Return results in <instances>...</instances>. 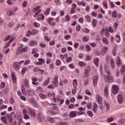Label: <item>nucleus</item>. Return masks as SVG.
Here are the masks:
<instances>
[{"label": "nucleus", "instance_id": "nucleus-1", "mask_svg": "<svg viewBox=\"0 0 125 125\" xmlns=\"http://www.w3.org/2000/svg\"><path fill=\"white\" fill-rule=\"evenodd\" d=\"M16 119V114L14 113V112H12L10 115H7L6 116H4L1 118V121L5 124V125H7V120L8 122L11 124L13 122V120Z\"/></svg>", "mask_w": 125, "mask_h": 125}, {"label": "nucleus", "instance_id": "nucleus-2", "mask_svg": "<svg viewBox=\"0 0 125 125\" xmlns=\"http://www.w3.org/2000/svg\"><path fill=\"white\" fill-rule=\"evenodd\" d=\"M27 51H28V47H24L23 44H21L17 49V55H20L21 53L27 52Z\"/></svg>", "mask_w": 125, "mask_h": 125}, {"label": "nucleus", "instance_id": "nucleus-3", "mask_svg": "<svg viewBox=\"0 0 125 125\" xmlns=\"http://www.w3.org/2000/svg\"><path fill=\"white\" fill-rule=\"evenodd\" d=\"M105 73L107 75L104 76V81L106 83H113L114 80H113V77L111 75V72L109 71L105 70Z\"/></svg>", "mask_w": 125, "mask_h": 125}, {"label": "nucleus", "instance_id": "nucleus-4", "mask_svg": "<svg viewBox=\"0 0 125 125\" xmlns=\"http://www.w3.org/2000/svg\"><path fill=\"white\" fill-rule=\"evenodd\" d=\"M33 12H34V17H38L39 14L42 12L41 10V5H38L33 9Z\"/></svg>", "mask_w": 125, "mask_h": 125}, {"label": "nucleus", "instance_id": "nucleus-5", "mask_svg": "<svg viewBox=\"0 0 125 125\" xmlns=\"http://www.w3.org/2000/svg\"><path fill=\"white\" fill-rule=\"evenodd\" d=\"M30 102L31 104H32V105L34 106V107H35V108H38L39 107L38 102H37L36 99H35V98H31L30 100Z\"/></svg>", "mask_w": 125, "mask_h": 125}, {"label": "nucleus", "instance_id": "nucleus-6", "mask_svg": "<svg viewBox=\"0 0 125 125\" xmlns=\"http://www.w3.org/2000/svg\"><path fill=\"white\" fill-rule=\"evenodd\" d=\"M111 91L113 94H117L119 92V86L116 85H113L112 87Z\"/></svg>", "mask_w": 125, "mask_h": 125}, {"label": "nucleus", "instance_id": "nucleus-7", "mask_svg": "<svg viewBox=\"0 0 125 125\" xmlns=\"http://www.w3.org/2000/svg\"><path fill=\"white\" fill-rule=\"evenodd\" d=\"M28 111L31 116H32L33 118H36V117H37V113H36V112H35V110H34L33 109L29 107L28 108Z\"/></svg>", "mask_w": 125, "mask_h": 125}, {"label": "nucleus", "instance_id": "nucleus-8", "mask_svg": "<svg viewBox=\"0 0 125 125\" xmlns=\"http://www.w3.org/2000/svg\"><path fill=\"white\" fill-rule=\"evenodd\" d=\"M13 67L16 71H18L21 69V66L19 65L18 62H14L13 64Z\"/></svg>", "mask_w": 125, "mask_h": 125}, {"label": "nucleus", "instance_id": "nucleus-9", "mask_svg": "<svg viewBox=\"0 0 125 125\" xmlns=\"http://www.w3.org/2000/svg\"><path fill=\"white\" fill-rule=\"evenodd\" d=\"M54 21V20L51 18H49L47 19V22L49 25H50L51 26H55L56 23Z\"/></svg>", "mask_w": 125, "mask_h": 125}, {"label": "nucleus", "instance_id": "nucleus-10", "mask_svg": "<svg viewBox=\"0 0 125 125\" xmlns=\"http://www.w3.org/2000/svg\"><path fill=\"white\" fill-rule=\"evenodd\" d=\"M37 118H38V121H39V122H41V123L43 122V121H44V117L42 116V113H39L38 114Z\"/></svg>", "mask_w": 125, "mask_h": 125}, {"label": "nucleus", "instance_id": "nucleus-11", "mask_svg": "<svg viewBox=\"0 0 125 125\" xmlns=\"http://www.w3.org/2000/svg\"><path fill=\"white\" fill-rule=\"evenodd\" d=\"M52 83H54V86H58V76H55L54 77Z\"/></svg>", "mask_w": 125, "mask_h": 125}, {"label": "nucleus", "instance_id": "nucleus-12", "mask_svg": "<svg viewBox=\"0 0 125 125\" xmlns=\"http://www.w3.org/2000/svg\"><path fill=\"white\" fill-rule=\"evenodd\" d=\"M104 93L105 97H109V88L107 86H105L104 90Z\"/></svg>", "mask_w": 125, "mask_h": 125}, {"label": "nucleus", "instance_id": "nucleus-13", "mask_svg": "<svg viewBox=\"0 0 125 125\" xmlns=\"http://www.w3.org/2000/svg\"><path fill=\"white\" fill-rule=\"evenodd\" d=\"M47 96H48L50 98L53 97L54 102H57V100L56 99V98L54 97L55 96V93L49 92L47 94Z\"/></svg>", "mask_w": 125, "mask_h": 125}, {"label": "nucleus", "instance_id": "nucleus-14", "mask_svg": "<svg viewBox=\"0 0 125 125\" xmlns=\"http://www.w3.org/2000/svg\"><path fill=\"white\" fill-rule=\"evenodd\" d=\"M92 80L94 86H96L97 85V82H98V76H94Z\"/></svg>", "mask_w": 125, "mask_h": 125}, {"label": "nucleus", "instance_id": "nucleus-15", "mask_svg": "<svg viewBox=\"0 0 125 125\" xmlns=\"http://www.w3.org/2000/svg\"><path fill=\"white\" fill-rule=\"evenodd\" d=\"M22 114L23 115V118L25 120H30V116L27 114V110H23Z\"/></svg>", "mask_w": 125, "mask_h": 125}, {"label": "nucleus", "instance_id": "nucleus-16", "mask_svg": "<svg viewBox=\"0 0 125 125\" xmlns=\"http://www.w3.org/2000/svg\"><path fill=\"white\" fill-rule=\"evenodd\" d=\"M39 62H36L35 65H42L43 63L45 62V60L43 59H38Z\"/></svg>", "mask_w": 125, "mask_h": 125}, {"label": "nucleus", "instance_id": "nucleus-17", "mask_svg": "<svg viewBox=\"0 0 125 125\" xmlns=\"http://www.w3.org/2000/svg\"><path fill=\"white\" fill-rule=\"evenodd\" d=\"M117 100L119 104H122L124 102V97L122 95H119L117 97Z\"/></svg>", "mask_w": 125, "mask_h": 125}, {"label": "nucleus", "instance_id": "nucleus-18", "mask_svg": "<svg viewBox=\"0 0 125 125\" xmlns=\"http://www.w3.org/2000/svg\"><path fill=\"white\" fill-rule=\"evenodd\" d=\"M96 99L98 103V104H101L102 103V98L101 95H96Z\"/></svg>", "mask_w": 125, "mask_h": 125}, {"label": "nucleus", "instance_id": "nucleus-19", "mask_svg": "<svg viewBox=\"0 0 125 125\" xmlns=\"http://www.w3.org/2000/svg\"><path fill=\"white\" fill-rule=\"evenodd\" d=\"M77 114L78 112H77V111H71L69 113V117L70 118H75V117H77Z\"/></svg>", "mask_w": 125, "mask_h": 125}, {"label": "nucleus", "instance_id": "nucleus-20", "mask_svg": "<svg viewBox=\"0 0 125 125\" xmlns=\"http://www.w3.org/2000/svg\"><path fill=\"white\" fill-rule=\"evenodd\" d=\"M116 63L117 65V66H121L122 64V60H121V58L119 56H118L116 59Z\"/></svg>", "mask_w": 125, "mask_h": 125}, {"label": "nucleus", "instance_id": "nucleus-21", "mask_svg": "<svg viewBox=\"0 0 125 125\" xmlns=\"http://www.w3.org/2000/svg\"><path fill=\"white\" fill-rule=\"evenodd\" d=\"M11 78L13 83H17V78H16V76H15V74L14 73L11 74Z\"/></svg>", "mask_w": 125, "mask_h": 125}, {"label": "nucleus", "instance_id": "nucleus-22", "mask_svg": "<svg viewBox=\"0 0 125 125\" xmlns=\"http://www.w3.org/2000/svg\"><path fill=\"white\" fill-rule=\"evenodd\" d=\"M97 109H98V105H97V104L96 103H94L93 105L92 110L94 111V113H96Z\"/></svg>", "mask_w": 125, "mask_h": 125}, {"label": "nucleus", "instance_id": "nucleus-23", "mask_svg": "<svg viewBox=\"0 0 125 125\" xmlns=\"http://www.w3.org/2000/svg\"><path fill=\"white\" fill-rule=\"evenodd\" d=\"M108 47L104 46L102 50V55H104L108 51Z\"/></svg>", "mask_w": 125, "mask_h": 125}, {"label": "nucleus", "instance_id": "nucleus-24", "mask_svg": "<svg viewBox=\"0 0 125 125\" xmlns=\"http://www.w3.org/2000/svg\"><path fill=\"white\" fill-rule=\"evenodd\" d=\"M49 82H50V78H47L43 83V86H46L49 83Z\"/></svg>", "mask_w": 125, "mask_h": 125}, {"label": "nucleus", "instance_id": "nucleus-25", "mask_svg": "<svg viewBox=\"0 0 125 125\" xmlns=\"http://www.w3.org/2000/svg\"><path fill=\"white\" fill-rule=\"evenodd\" d=\"M110 67L113 69H115V68H116V65L115 64L114 60H110Z\"/></svg>", "mask_w": 125, "mask_h": 125}, {"label": "nucleus", "instance_id": "nucleus-26", "mask_svg": "<svg viewBox=\"0 0 125 125\" xmlns=\"http://www.w3.org/2000/svg\"><path fill=\"white\" fill-rule=\"evenodd\" d=\"M102 41L104 43H105V44H109V41L108 39L105 37H103L102 39Z\"/></svg>", "mask_w": 125, "mask_h": 125}, {"label": "nucleus", "instance_id": "nucleus-27", "mask_svg": "<svg viewBox=\"0 0 125 125\" xmlns=\"http://www.w3.org/2000/svg\"><path fill=\"white\" fill-rule=\"evenodd\" d=\"M72 84L74 87H77V86H78V81L77 79L73 80Z\"/></svg>", "mask_w": 125, "mask_h": 125}, {"label": "nucleus", "instance_id": "nucleus-28", "mask_svg": "<svg viewBox=\"0 0 125 125\" xmlns=\"http://www.w3.org/2000/svg\"><path fill=\"white\" fill-rule=\"evenodd\" d=\"M7 16L10 17L13 16V15H14V12H13V11L11 10L8 11L7 12Z\"/></svg>", "mask_w": 125, "mask_h": 125}, {"label": "nucleus", "instance_id": "nucleus-29", "mask_svg": "<svg viewBox=\"0 0 125 125\" xmlns=\"http://www.w3.org/2000/svg\"><path fill=\"white\" fill-rule=\"evenodd\" d=\"M24 83L27 88H29L30 87V86L29 85V80H25Z\"/></svg>", "mask_w": 125, "mask_h": 125}, {"label": "nucleus", "instance_id": "nucleus-30", "mask_svg": "<svg viewBox=\"0 0 125 125\" xmlns=\"http://www.w3.org/2000/svg\"><path fill=\"white\" fill-rule=\"evenodd\" d=\"M115 40L117 42H121V37H120V34L116 35Z\"/></svg>", "mask_w": 125, "mask_h": 125}, {"label": "nucleus", "instance_id": "nucleus-31", "mask_svg": "<svg viewBox=\"0 0 125 125\" xmlns=\"http://www.w3.org/2000/svg\"><path fill=\"white\" fill-rule=\"evenodd\" d=\"M77 4L78 5H82V6H85L86 4H85V2H84V1H78L77 2Z\"/></svg>", "mask_w": 125, "mask_h": 125}, {"label": "nucleus", "instance_id": "nucleus-32", "mask_svg": "<svg viewBox=\"0 0 125 125\" xmlns=\"http://www.w3.org/2000/svg\"><path fill=\"white\" fill-rule=\"evenodd\" d=\"M32 36H35L36 35H37V34H38L39 33V30H37L36 29H33L32 31Z\"/></svg>", "mask_w": 125, "mask_h": 125}, {"label": "nucleus", "instance_id": "nucleus-33", "mask_svg": "<svg viewBox=\"0 0 125 125\" xmlns=\"http://www.w3.org/2000/svg\"><path fill=\"white\" fill-rule=\"evenodd\" d=\"M39 97L41 99H45L46 98V95L42 93L39 94Z\"/></svg>", "mask_w": 125, "mask_h": 125}, {"label": "nucleus", "instance_id": "nucleus-34", "mask_svg": "<svg viewBox=\"0 0 125 125\" xmlns=\"http://www.w3.org/2000/svg\"><path fill=\"white\" fill-rule=\"evenodd\" d=\"M79 64L80 67H85V65H86L84 62H80Z\"/></svg>", "mask_w": 125, "mask_h": 125}, {"label": "nucleus", "instance_id": "nucleus-35", "mask_svg": "<svg viewBox=\"0 0 125 125\" xmlns=\"http://www.w3.org/2000/svg\"><path fill=\"white\" fill-rule=\"evenodd\" d=\"M103 6L104 8H107L108 7V2L107 0H104L103 2Z\"/></svg>", "mask_w": 125, "mask_h": 125}, {"label": "nucleus", "instance_id": "nucleus-36", "mask_svg": "<svg viewBox=\"0 0 125 125\" xmlns=\"http://www.w3.org/2000/svg\"><path fill=\"white\" fill-rule=\"evenodd\" d=\"M125 72V65H124L121 67L120 73L121 74H124Z\"/></svg>", "mask_w": 125, "mask_h": 125}, {"label": "nucleus", "instance_id": "nucleus-37", "mask_svg": "<svg viewBox=\"0 0 125 125\" xmlns=\"http://www.w3.org/2000/svg\"><path fill=\"white\" fill-rule=\"evenodd\" d=\"M37 43V41H31L29 42V45H36Z\"/></svg>", "mask_w": 125, "mask_h": 125}, {"label": "nucleus", "instance_id": "nucleus-38", "mask_svg": "<svg viewBox=\"0 0 125 125\" xmlns=\"http://www.w3.org/2000/svg\"><path fill=\"white\" fill-rule=\"evenodd\" d=\"M94 62L96 66H98V62H99V59L95 58L94 59Z\"/></svg>", "mask_w": 125, "mask_h": 125}, {"label": "nucleus", "instance_id": "nucleus-39", "mask_svg": "<svg viewBox=\"0 0 125 125\" xmlns=\"http://www.w3.org/2000/svg\"><path fill=\"white\" fill-rule=\"evenodd\" d=\"M88 75H89V71L87 70H85L83 75L84 77L87 78V77H88Z\"/></svg>", "mask_w": 125, "mask_h": 125}, {"label": "nucleus", "instance_id": "nucleus-40", "mask_svg": "<svg viewBox=\"0 0 125 125\" xmlns=\"http://www.w3.org/2000/svg\"><path fill=\"white\" fill-rule=\"evenodd\" d=\"M28 70V67H24L21 70V75H24L26 73V71Z\"/></svg>", "mask_w": 125, "mask_h": 125}, {"label": "nucleus", "instance_id": "nucleus-41", "mask_svg": "<svg viewBox=\"0 0 125 125\" xmlns=\"http://www.w3.org/2000/svg\"><path fill=\"white\" fill-rule=\"evenodd\" d=\"M26 93H27L28 95H29L30 96H32V95H34V94H35L34 92L30 90H27L26 91Z\"/></svg>", "mask_w": 125, "mask_h": 125}, {"label": "nucleus", "instance_id": "nucleus-42", "mask_svg": "<svg viewBox=\"0 0 125 125\" xmlns=\"http://www.w3.org/2000/svg\"><path fill=\"white\" fill-rule=\"evenodd\" d=\"M48 121H49L50 123H52V124L54 123L55 122L54 118L50 117H48Z\"/></svg>", "mask_w": 125, "mask_h": 125}, {"label": "nucleus", "instance_id": "nucleus-43", "mask_svg": "<svg viewBox=\"0 0 125 125\" xmlns=\"http://www.w3.org/2000/svg\"><path fill=\"white\" fill-rule=\"evenodd\" d=\"M38 19L39 20H44V16L42 14H40L38 16Z\"/></svg>", "mask_w": 125, "mask_h": 125}, {"label": "nucleus", "instance_id": "nucleus-44", "mask_svg": "<svg viewBox=\"0 0 125 125\" xmlns=\"http://www.w3.org/2000/svg\"><path fill=\"white\" fill-rule=\"evenodd\" d=\"M87 114L89 117H90V118H92L93 117V113L91 111H88L87 112Z\"/></svg>", "mask_w": 125, "mask_h": 125}, {"label": "nucleus", "instance_id": "nucleus-45", "mask_svg": "<svg viewBox=\"0 0 125 125\" xmlns=\"http://www.w3.org/2000/svg\"><path fill=\"white\" fill-rule=\"evenodd\" d=\"M92 24L93 27H96V25H97V22L96 21V20L93 19L92 20Z\"/></svg>", "mask_w": 125, "mask_h": 125}, {"label": "nucleus", "instance_id": "nucleus-46", "mask_svg": "<svg viewBox=\"0 0 125 125\" xmlns=\"http://www.w3.org/2000/svg\"><path fill=\"white\" fill-rule=\"evenodd\" d=\"M32 35V31L31 30H28L27 33H26V37L27 38H29V37H31V35Z\"/></svg>", "mask_w": 125, "mask_h": 125}, {"label": "nucleus", "instance_id": "nucleus-47", "mask_svg": "<svg viewBox=\"0 0 125 125\" xmlns=\"http://www.w3.org/2000/svg\"><path fill=\"white\" fill-rule=\"evenodd\" d=\"M86 107L87 109H91L92 108V104L91 103H89L87 104Z\"/></svg>", "mask_w": 125, "mask_h": 125}, {"label": "nucleus", "instance_id": "nucleus-48", "mask_svg": "<svg viewBox=\"0 0 125 125\" xmlns=\"http://www.w3.org/2000/svg\"><path fill=\"white\" fill-rule=\"evenodd\" d=\"M85 94H86L87 95H89V96L92 95L91 92H90V91H89V90L88 89H87L85 91Z\"/></svg>", "mask_w": 125, "mask_h": 125}, {"label": "nucleus", "instance_id": "nucleus-49", "mask_svg": "<svg viewBox=\"0 0 125 125\" xmlns=\"http://www.w3.org/2000/svg\"><path fill=\"white\" fill-rule=\"evenodd\" d=\"M50 12V8H48L46 10V11L44 12L45 15H48Z\"/></svg>", "mask_w": 125, "mask_h": 125}, {"label": "nucleus", "instance_id": "nucleus-50", "mask_svg": "<svg viewBox=\"0 0 125 125\" xmlns=\"http://www.w3.org/2000/svg\"><path fill=\"white\" fill-rule=\"evenodd\" d=\"M33 25L34 27H36V28H39V27H40V23L35 21L34 22Z\"/></svg>", "mask_w": 125, "mask_h": 125}, {"label": "nucleus", "instance_id": "nucleus-51", "mask_svg": "<svg viewBox=\"0 0 125 125\" xmlns=\"http://www.w3.org/2000/svg\"><path fill=\"white\" fill-rule=\"evenodd\" d=\"M85 18L87 21L90 22L91 19L90 18V17L88 15L85 16Z\"/></svg>", "mask_w": 125, "mask_h": 125}, {"label": "nucleus", "instance_id": "nucleus-52", "mask_svg": "<svg viewBox=\"0 0 125 125\" xmlns=\"http://www.w3.org/2000/svg\"><path fill=\"white\" fill-rule=\"evenodd\" d=\"M104 105L106 107V111H109V109H110V105H109V104L108 103H105L104 104Z\"/></svg>", "mask_w": 125, "mask_h": 125}, {"label": "nucleus", "instance_id": "nucleus-53", "mask_svg": "<svg viewBox=\"0 0 125 125\" xmlns=\"http://www.w3.org/2000/svg\"><path fill=\"white\" fill-rule=\"evenodd\" d=\"M115 120L113 117H110L107 119V121L108 123H111V122H113Z\"/></svg>", "mask_w": 125, "mask_h": 125}, {"label": "nucleus", "instance_id": "nucleus-54", "mask_svg": "<svg viewBox=\"0 0 125 125\" xmlns=\"http://www.w3.org/2000/svg\"><path fill=\"white\" fill-rule=\"evenodd\" d=\"M85 47L87 49V51H88V52H89V51H90V50H91V48L90 47V45H86Z\"/></svg>", "mask_w": 125, "mask_h": 125}, {"label": "nucleus", "instance_id": "nucleus-55", "mask_svg": "<svg viewBox=\"0 0 125 125\" xmlns=\"http://www.w3.org/2000/svg\"><path fill=\"white\" fill-rule=\"evenodd\" d=\"M21 91H22V94H23L24 95H25V94H26V91L25 90V87L22 86L21 87Z\"/></svg>", "mask_w": 125, "mask_h": 125}, {"label": "nucleus", "instance_id": "nucleus-56", "mask_svg": "<svg viewBox=\"0 0 125 125\" xmlns=\"http://www.w3.org/2000/svg\"><path fill=\"white\" fill-rule=\"evenodd\" d=\"M61 64V61L59 60H57L56 61V65H57V66H60Z\"/></svg>", "mask_w": 125, "mask_h": 125}, {"label": "nucleus", "instance_id": "nucleus-57", "mask_svg": "<svg viewBox=\"0 0 125 125\" xmlns=\"http://www.w3.org/2000/svg\"><path fill=\"white\" fill-rule=\"evenodd\" d=\"M89 39L86 36H84L83 38V42H87L88 41Z\"/></svg>", "mask_w": 125, "mask_h": 125}, {"label": "nucleus", "instance_id": "nucleus-58", "mask_svg": "<svg viewBox=\"0 0 125 125\" xmlns=\"http://www.w3.org/2000/svg\"><path fill=\"white\" fill-rule=\"evenodd\" d=\"M47 88L49 89H54V86L51 84H49L47 86Z\"/></svg>", "mask_w": 125, "mask_h": 125}, {"label": "nucleus", "instance_id": "nucleus-59", "mask_svg": "<svg viewBox=\"0 0 125 125\" xmlns=\"http://www.w3.org/2000/svg\"><path fill=\"white\" fill-rule=\"evenodd\" d=\"M37 51H38V48H33L32 49V54H36V52H37Z\"/></svg>", "mask_w": 125, "mask_h": 125}, {"label": "nucleus", "instance_id": "nucleus-60", "mask_svg": "<svg viewBox=\"0 0 125 125\" xmlns=\"http://www.w3.org/2000/svg\"><path fill=\"white\" fill-rule=\"evenodd\" d=\"M69 67L71 69H75L76 66H75V64H74V63H70L69 65Z\"/></svg>", "mask_w": 125, "mask_h": 125}, {"label": "nucleus", "instance_id": "nucleus-61", "mask_svg": "<svg viewBox=\"0 0 125 125\" xmlns=\"http://www.w3.org/2000/svg\"><path fill=\"white\" fill-rule=\"evenodd\" d=\"M91 15L94 17H97V13H96L95 11H93L92 12Z\"/></svg>", "mask_w": 125, "mask_h": 125}, {"label": "nucleus", "instance_id": "nucleus-62", "mask_svg": "<svg viewBox=\"0 0 125 125\" xmlns=\"http://www.w3.org/2000/svg\"><path fill=\"white\" fill-rule=\"evenodd\" d=\"M38 71H39L40 74L41 75H43V74L44 73V70L41 69H38Z\"/></svg>", "mask_w": 125, "mask_h": 125}, {"label": "nucleus", "instance_id": "nucleus-63", "mask_svg": "<svg viewBox=\"0 0 125 125\" xmlns=\"http://www.w3.org/2000/svg\"><path fill=\"white\" fill-rule=\"evenodd\" d=\"M30 62H31V61H30V60H27L24 62V65H28L30 64Z\"/></svg>", "mask_w": 125, "mask_h": 125}, {"label": "nucleus", "instance_id": "nucleus-64", "mask_svg": "<svg viewBox=\"0 0 125 125\" xmlns=\"http://www.w3.org/2000/svg\"><path fill=\"white\" fill-rule=\"evenodd\" d=\"M72 60H73V59L71 57H69L67 58L66 62H70L71 61H72Z\"/></svg>", "mask_w": 125, "mask_h": 125}]
</instances>
